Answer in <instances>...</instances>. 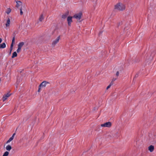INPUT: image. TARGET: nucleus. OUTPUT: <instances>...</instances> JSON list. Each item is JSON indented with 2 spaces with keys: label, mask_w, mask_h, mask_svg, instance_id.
<instances>
[{
  "label": "nucleus",
  "mask_w": 156,
  "mask_h": 156,
  "mask_svg": "<svg viewBox=\"0 0 156 156\" xmlns=\"http://www.w3.org/2000/svg\"><path fill=\"white\" fill-rule=\"evenodd\" d=\"M125 8V6L121 3H119L115 6V9L119 10H123Z\"/></svg>",
  "instance_id": "nucleus-1"
},
{
  "label": "nucleus",
  "mask_w": 156,
  "mask_h": 156,
  "mask_svg": "<svg viewBox=\"0 0 156 156\" xmlns=\"http://www.w3.org/2000/svg\"><path fill=\"white\" fill-rule=\"evenodd\" d=\"M112 125V123L110 122H106L104 124H101V127H104L109 128Z\"/></svg>",
  "instance_id": "nucleus-2"
},
{
  "label": "nucleus",
  "mask_w": 156,
  "mask_h": 156,
  "mask_svg": "<svg viewBox=\"0 0 156 156\" xmlns=\"http://www.w3.org/2000/svg\"><path fill=\"white\" fill-rule=\"evenodd\" d=\"M82 15V13L81 12L75 14L73 17L76 18L77 20H79L80 19Z\"/></svg>",
  "instance_id": "nucleus-3"
},
{
  "label": "nucleus",
  "mask_w": 156,
  "mask_h": 156,
  "mask_svg": "<svg viewBox=\"0 0 156 156\" xmlns=\"http://www.w3.org/2000/svg\"><path fill=\"white\" fill-rule=\"evenodd\" d=\"M60 39V36H59L53 41L52 44L53 46H55L56 44H57L58 42Z\"/></svg>",
  "instance_id": "nucleus-4"
},
{
  "label": "nucleus",
  "mask_w": 156,
  "mask_h": 156,
  "mask_svg": "<svg viewBox=\"0 0 156 156\" xmlns=\"http://www.w3.org/2000/svg\"><path fill=\"white\" fill-rule=\"evenodd\" d=\"M49 84V82L46 81H44L39 85L40 87H45L46 86V85Z\"/></svg>",
  "instance_id": "nucleus-5"
},
{
  "label": "nucleus",
  "mask_w": 156,
  "mask_h": 156,
  "mask_svg": "<svg viewBox=\"0 0 156 156\" xmlns=\"http://www.w3.org/2000/svg\"><path fill=\"white\" fill-rule=\"evenodd\" d=\"M72 17L71 16H68L67 18V20L68 23V24L69 26H70L71 23L72 22Z\"/></svg>",
  "instance_id": "nucleus-6"
},
{
  "label": "nucleus",
  "mask_w": 156,
  "mask_h": 156,
  "mask_svg": "<svg viewBox=\"0 0 156 156\" xmlns=\"http://www.w3.org/2000/svg\"><path fill=\"white\" fill-rule=\"evenodd\" d=\"M11 94H10L9 93H7V94H5L4 96L3 97L2 100L3 101L6 100L10 96Z\"/></svg>",
  "instance_id": "nucleus-7"
},
{
  "label": "nucleus",
  "mask_w": 156,
  "mask_h": 156,
  "mask_svg": "<svg viewBox=\"0 0 156 156\" xmlns=\"http://www.w3.org/2000/svg\"><path fill=\"white\" fill-rule=\"evenodd\" d=\"M16 7L17 8H19L22 4V2L20 1H17L16 2Z\"/></svg>",
  "instance_id": "nucleus-8"
},
{
  "label": "nucleus",
  "mask_w": 156,
  "mask_h": 156,
  "mask_svg": "<svg viewBox=\"0 0 156 156\" xmlns=\"http://www.w3.org/2000/svg\"><path fill=\"white\" fill-rule=\"evenodd\" d=\"M154 149V146L151 145L148 147V150L151 152H152L153 151Z\"/></svg>",
  "instance_id": "nucleus-9"
},
{
  "label": "nucleus",
  "mask_w": 156,
  "mask_h": 156,
  "mask_svg": "<svg viewBox=\"0 0 156 156\" xmlns=\"http://www.w3.org/2000/svg\"><path fill=\"white\" fill-rule=\"evenodd\" d=\"M44 19V17L43 14H41L40 15L39 18V20L40 22H41Z\"/></svg>",
  "instance_id": "nucleus-10"
},
{
  "label": "nucleus",
  "mask_w": 156,
  "mask_h": 156,
  "mask_svg": "<svg viewBox=\"0 0 156 156\" xmlns=\"http://www.w3.org/2000/svg\"><path fill=\"white\" fill-rule=\"evenodd\" d=\"M10 19L9 18H8L7 20V22H6V23L5 24V25L6 26V27H9V24H10Z\"/></svg>",
  "instance_id": "nucleus-11"
},
{
  "label": "nucleus",
  "mask_w": 156,
  "mask_h": 156,
  "mask_svg": "<svg viewBox=\"0 0 156 156\" xmlns=\"http://www.w3.org/2000/svg\"><path fill=\"white\" fill-rule=\"evenodd\" d=\"M25 9V7L24 6L23 7V8L22 7H21V8H20V14L21 15H22L23 14V12L22 11V10H24Z\"/></svg>",
  "instance_id": "nucleus-12"
},
{
  "label": "nucleus",
  "mask_w": 156,
  "mask_h": 156,
  "mask_svg": "<svg viewBox=\"0 0 156 156\" xmlns=\"http://www.w3.org/2000/svg\"><path fill=\"white\" fill-rule=\"evenodd\" d=\"M12 147L10 145H8L6 147V149L8 151H10Z\"/></svg>",
  "instance_id": "nucleus-13"
},
{
  "label": "nucleus",
  "mask_w": 156,
  "mask_h": 156,
  "mask_svg": "<svg viewBox=\"0 0 156 156\" xmlns=\"http://www.w3.org/2000/svg\"><path fill=\"white\" fill-rule=\"evenodd\" d=\"M6 45L5 43H3L0 44V48H4L5 47Z\"/></svg>",
  "instance_id": "nucleus-14"
},
{
  "label": "nucleus",
  "mask_w": 156,
  "mask_h": 156,
  "mask_svg": "<svg viewBox=\"0 0 156 156\" xmlns=\"http://www.w3.org/2000/svg\"><path fill=\"white\" fill-rule=\"evenodd\" d=\"M24 43L23 42H20L18 44V47L21 48L22 47Z\"/></svg>",
  "instance_id": "nucleus-15"
},
{
  "label": "nucleus",
  "mask_w": 156,
  "mask_h": 156,
  "mask_svg": "<svg viewBox=\"0 0 156 156\" xmlns=\"http://www.w3.org/2000/svg\"><path fill=\"white\" fill-rule=\"evenodd\" d=\"M17 55V54L16 52V51L14 52L12 54V58H14V57H16Z\"/></svg>",
  "instance_id": "nucleus-16"
},
{
  "label": "nucleus",
  "mask_w": 156,
  "mask_h": 156,
  "mask_svg": "<svg viewBox=\"0 0 156 156\" xmlns=\"http://www.w3.org/2000/svg\"><path fill=\"white\" fill-rule=\"evenodd\" d=\"M13 136H11L9 139V140L7 141L6 143L8 144L9 143L10 141H11L12 140H13Z\"/></svg>",
  "instance_id": "nucleus-17"
},
{
  "label": "nucleus",
  "mask_w": 156,
  "mask_h": 156,
  "mask_svg": "<svg viewBox=\"0 0 156 156\" xmlns=\"http://www.w3.org/2000/svg\"><path fill=\"white\" fill-rule=\"evenodd\" d=\"M11 11V9L10 8H8L7 9L6 12L8 14H9Z\"/></svg>",
  "instance_id": "nucleus-18"
},
{
  "label": "nucleus",
  "mask_w": 156,
  "mask_h": 156,
  "mask_svg": "<svg viewBox=\"0 0 156 156\" xmlns=\"http://www.w3.org/2000/svg\"><path fill=\"white\" fill-rule=\"evenodd\" d=\"M113 85L112 82H111L110 84L107 87L106 89L108 90L110 87L111 86Z\"/></svg>",
  "instance_id": "nucleus-19"
},
{
  "label": "nucleus",
  "mask_w": 156,
  "mask_h": 156,
  "mask_svg": "<svg viewBox=\"0 0 156 156\" xmlns=\"http://www.w3.org/2000/svg\"><path fill=\"white\" fill-rule=\"evenodd\" d=\"M9 154V152L8 151H6L4 153L3 156H8Z\"/></svg>",
  "instance_id": "nucleus-20"
},
{
  "label": "nucleus",
  "mask_w": 156,
  "mask_h": 156,
  "mask_svg": "<svg viewBox=\"0 0 156 156\" xmlns=\"http://www.w3.org/2000/svg\"><path fill=\"white\" fill-rule=\"evenodd\" d=\"M67 16V14H65L62 15V17L63 19H65Z\"/></svg>",
  "instance_id": "nucleus-21"
},
{
  "label": "nucleus",
  "mask_w": 156,
  "mask_h": 156,
  "mask_svg": "<svg viewBox=\"0 0 156 156\" xmlns=\"http://www.w3.org/2000/svg\"><path fill=\"white\" fill-rule=\"evenodd\" d=\"M117 78H113L112 79V81L111 82H112V84H113V82L115 81L116 80Z\"/></svg>",
  "instance_id": "nucleus-22"
},
{
  "label": "nucleus",
  "mask_w": 156,
  "mask_h": 156,
  "mask_svg": "<svg viewBox=\"0 0 156 156\" xmlns=\"http://www.w3.org/2000/svg\"><path fill=\"white\" fill-rule=\"evenodd\" d=\"M21 49V48L18 47V48L17 50V52L18 53L20 51Z\"/></svg>",
  "instance_id": "nucleus-23"
},
{
  "label": "nucleus",
  "mask_w": 156,
  "mask_h": 156,
  "mask_svg": "<svg viewBox=\"0 0 156 156\" xmlns=\"http://www.w3.org/2000/svg\"><path fill=\"white\" fill-rule=\"evenodd\" d=\"M15 37H13L12 40V43H14V42H15Z\"/></svg>",
  "instance_id": "nucleus-24"
},
{
  "label": "nucleus",
  "mask_w": 156,
  "mask_h": 156,
  "mask_svg": "<svg viewBox=\"0 0 156 156\" xmlns=\"http://www.w3.org/2000/svg\"><path fill=\"white\" fill-rule=\"evenodd\" d=\"M13 43H12V44H11V46H10V49H11V50L12 49V48L13 47Z\"/></svg>",
  "instance_id": "nucleus-25"
},
{
  "label": "nucleus",
  "mask_w": 156,
  "mask_h": 156,
  "mask_svg": "<svg viewBox=\"0 0 156 156\" xmlns=\"http://www.w3.org/2000/svg\"><path fill=\"white\" fill-rule=\"evenodd\" d=\"M119 72L118 71H117L116 73V76H119Z\"/></svg>",
  "instance_id": "nucleus-26"
},
{
  "label": "nucleus",
  "mask_w": 156,
  "mask_h": 156,
  "mask_svg": "<svg viewBox=\"0 0 156 156\" xmlns=\"http://www.w3.org/2000/svg\"><path fill=\"white\" fill-rule=\"evenodd\" d=\"M41 87H40V86H39V89H38V92H40V90H41Z\"/></svg>",
  "instance_id": "nucleus-27"
},
{
  "label": "nucleus",
  "mask_w": 156,
  "mask_h": 156,
  "mask_svg": "<svg viewBox=\"0 0 156 156\" xmlns=\"http://www.w3.org/2000/svg\"><path fill=\"white\" fill-rule=\"evenodd\" d=\"M15 135V133H14L13 135H12V136H13V138H14V136Z\"/></svg>",
  "instance_id": "nucleus-28"
},
{
  "label": "nucleus",
  "mask_w": 156,
  "mask_h": 156,
  "mask_svg": "<svg viewBox=\"0 0 156 156\" xmlns=\"http://www.w3.org/2000/svg\"><path fill=\"white\" fill-rule=\"evenodd\" d=\"M2 40L1 38H0V43L2 42Z\"/></svg>",
  "instance_id": "nucleus-29"
},
{
  "label": "nucleus",
  "mask_w": 156,
  "mask_h": 156,
  "mask_svg": "<svg viewBox=\"0 0 156 156\" xmlns=\"http://www.w3.org/2000/svg\"><path fill=\"white\" fill-rule=\"evenodd\" d=\"M19 82V80H18V79H17V82L18 83V82Z\"/></svg>",
  "instance_id": "nucleus-30"
},
{
  "label": "nucleus",
  "mask_w": 156,
  "mask_h": 156,
  "mask_svg": "<svg viewBox=\"0 0 156 156\" xmlns=\"http://www.w3.org/2000/svg\"><path fill=\"white\" fill-rule=\"evenodd\" d=\"M12 50H11V49H10V53H11Z\"/></svg>",
  "instance_id": "nucleus-31"
},
{
  "label": "nucleus",
  "mask_w": 156,
  "mask_h": 156,
  "mask_svg": "<svg viewBox=\"0 0 156 156\" xmlns=\"http://www.w3.org/2000/svg\"><path fill=\"white\" fill-rule=\"evenodd\" d=\"M101 33H102V32H100L99 34H101Z\"/></svg>",
  "instance_id": "nucleus-32"
}]
</instances>
